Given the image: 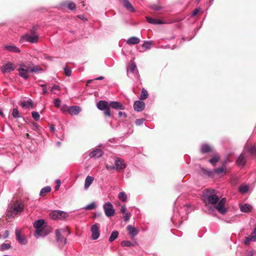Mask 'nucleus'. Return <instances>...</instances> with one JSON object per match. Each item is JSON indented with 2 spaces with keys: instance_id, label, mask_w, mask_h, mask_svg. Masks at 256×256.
Masks as SVG:
<instances>
[{
  "instance_id": "49530a36",
  "label": "nucleus",
  "mask_w": 256,
  "mask_h": 256,
  "mask_svg": "<svg viewBox=\"0 0 256 256\" xmlns=\"http://www.w3.org/2000/svg\"><path fill=\"white\" fill-rule=\"evenodd\" d=\"M96 203L94 202H92L91 204L86 206L84 208L86 210H92L96 208Z\"/></svg>"
},
{
  "instance_id": "2eb2a0df",
  "label": "nucleus",
  "mask_w": 256,
  "mask_h": 256,
  "mask_svg": "<svg viewBox=\"0 0 256 256\" xmlns=\"http://www.w3.org/2000/svg\"><path fill=\"white\" fill-rule=\"evenodd\" d=\"M4 48L9 52L18 53L20 52L18 47L13 44H6Z\"/></svg>"
},
{
  "instance_id": "f8f14e48",
  "label": "nucleus",
  "mask_w": 256,
  "mask_h": 256,
  "mask_svg": "<svg viewBox=\"0 0 256 256\" xmlns=\"http://www.w3.org/2000/svg\"><path fill=\"white\" fill-rule=\"evenodd\" d=\"M103 208L105 214L108 217L112 216V204L110 202H106L103 205Z\"/></svg>"
},
{
  "instance_id": "4d7b16f0",
  "label": "nucleus",
  "mask_w": 256,
  "mask_h": 256,
  "mask_svg": "<svg viewBox=\"0 0 256 256\" xmlns=\"http://www.w3.org/2000/svg\"><path fill=\"white\" fill-rule=\"evenodd\" d=\"M124 214V220L126 222L130 220V212H126Z\"/></svg>"
},
{
  "instance_id": "5fc2aeb1",
  "label": "nucleus",
  "mask_w": 256,
  "mask_h": 256,
  "mask_svg": "<svg viewBox=\"0 0 256 256\" xmlns=\"http://www.w3.org/2000/svg\"><path fill=\"white\" fill-rule=\"evenodd\" d=\"M150 8L156 11H158L162 9V7L156 4L151 5Z\"/></svg>"
},
{
  "instance_id": "f03ea898",
  "label": "nucleus",
  "mask_w": 256,
  "mask_h": 256,
  "mask_svg": "<svg viewBox=\"0 0 256 256\" xmlns=\"http://www.w3.org/2000/svg\"><path fill=\"white\" fill-rule=\"evenodd\" d=\"M24 208V206L22 203L17 201L14 202L7 212L8 216L10 218H14L23 210Z\"/></svg>"
},
{
  "instance_id": "9b49d317",
  "label": "nucleus",
  "mask_w": 256,
  "mask_h": 256,
  "mask_svg": "<svg viewBox=\"0 0 256 256\" xmlns=\"http://www.w3.org/2000/svg\"><path fill=\"white\" fill-rule=\"evenodd\" d=\"M204 199L206 202L211 204H216L218 202V197L216 194L204 196Z\"/></svg>"
},
{
  "instance_id": "774afa93",
  "label": "nucleus",
  "mask_w": 256,
  "mask_h": 256,
  "mask_svg": "<svg viewBox=\"0 0 256 256\" xmlns=\"http://www.w3.org/2000/svg\"><path fill=\"white\" fill-rule=\"evenodd\" d=\"M78 18H80V19L84 20H87L85 18H84V16L82 14H80V15H78Z\"/></svg>"
},
{
  "instance_id": "603ef678",
  "label": "nucleus",
  "mask_w": 256,
  "mask_h": 256,
  "mask_svg": "<svg viewBox=\"0 0 256 256\" xmlns=\"http://www.w3.org/2000/svg\"><path fill=\"white\" fill-rule=\"evenodd\" d=\"M60 104H61V100L60 98L54 99V104L56 107H57V108L60 107Z\"/></svg>"
},
{
  "instance_id": "ea45409f",
  "label": "nucleus",
  "mask_w": 256,
  "mask_h": 256,
  "mask_svg": "<svg viewBox=\"0 0 256 256\" xmlns=\"http://www.w3.org/2000/svg\"><path fill=\"white\" fill-rule=\"evenodd\" d=\"M148 92L144 88H142L140 94V100H144L148 98Z\"/></svg>"
},
{
  "instance_id": "a878e982",
  "label": "nucleus",
  "mask_w": 256,
  "mask_h": 256,
  "mask_svg": "<svg viewBox=\"0 0 256 256\" xmlns=\"http://www.w3.org/2000/svg\"><path fill=\"white\" fill-rule=\"evenodd\" d=\"M140 40L136 36H132L130 38L126 40V43L128 44H136L139 43Z\"/></svg>"
},
{
  "instance_id": "e2e57ef3",
  "label": "nucleus",
  "mask_w": 256,
  "mask_h": 256,
  "mask_svg": "<svg viewBox=\"0 0 256 256\" xmlns=\"http://www.w3.org/2000/svg\"><path fill=\"white\" fill-rule=\"evenodd\" d=\"M118 114L120 118H121L122 116H124V118L126 117L127 115L126 112H118Z\"/></svg>"
},
{
  "instance_id": "69168bd1",
  "label": "nucleus",
  "mask_w": 256,
  "mask_h": 256,
  "mask_svg": "<svg viewBox=\"0 0 256 256\" xmlns=\"http://www.w3.org/2000/svg\"><path fill=\"white\" fill-rule=\"evenodd\" d=\"M254 252L252 250L247 252L245 256H253Z\"/></svg>"
},
{
  "instance_id": "338daca9",
  "label": "nucleus",
  "mask_w": 256,
  "mask_h": 256,
  "mask_svg": "<svg viewBox=\"0 0 256 256\" xmlns=\"http://www.w3.org/2000/svg\"><path fill=\"white\" fill-rule=\"evenodd\" d=\"M50 132H54V130H55V127H54V124H52V125L50 126Z\"/></svg>"
},
{
  "instance_id": "473e14b6",
  "label": "nucleus",
  "mask_w": 256,
  "mask_h": 256,
  "mask_svg": "<svg viewBox=\"0 0 256 256\" xmlns=\"http://www.w3.org/2000/svg\"><path fill=\"white\" fill-rule=\"evenodd\" d=\"M28 68H29V72H31L40 73L43 71L42 69L38 66H34L32 68L28 66Z\"/></svg>"
},
{
  "instance_id": "7c9ffc66",
  "label": "nucleus",
  "mask_w": 256,
  "mask_h": 256,
  "mask_svg": "<svg viewBox=\"0 0 256 256\" xmlns=\"http://www.w3.org/2000/svg\"><path fill=\"white\" fill-rule=\"evenodd\" d=\"M113 109L124 110L125 106L120 102L113 101Z\"/></svg>"
},
{
  "instance_id": "412c9836",
  "label": "nucleus",
  "mask_w": 256,
  "mask_h": 256,
  "mask_svg": "<svg viewBox=\"0 0 256 256\" xmlns=\"http://www.w3.org/2000/svg\"><path fill=\"white\" fill-rule=\"evenodd\" d=\"M201 170L203 174L208 178H213L214 176V170L202 168Z\"/></svg>"
},
{
  "instance_id": "423d86ee",
  "label": "nucleus",
  "mask_w": 256,
  "mask_h": 256,
  "mask_svg": "<svg viewBox=\"0 0 256 256\" xmlns=\"http://www.w3.org/2000/svg\"><path fill=\"white\" fill-rule=\"evenodd\" d=\"M226 202V198H222L218 203L216 206V208L220 214H224L228 212V209L225 208V204Z\"/></svg>"
},
{
  "instance_id": "1a4fd4ad",
  "label": "nucleus",
  "mask_w": 256,
  "mask_h": 256,
  "mask_svg": "<svg viewBox=\"0 0 256 256\" xmlns=\"http://www.w3.org/2000/svg\"><path fill=\"white\" fill-rule=\"evenodd\" d=\"M49 230L46 228H42L37 229L34 233V236L36 238H38L40 237H44L49 234Z\"/></svg>"
},
{
  "instance_id": "aec40b11",
  "label": "nucleus",
  "mask_w": 256,
  "mask_h": 256,
  "mask_svg": "<svg viewBox=\"0 0 256 256\" xmlns=\"http://www.w3.org/2000/svg\"><path fill=\"white\" fill-rule=\"evenodd\" d=\"M123 5L127 10L130 12H134L136 11V9L128 0H123Z\"/></svg>"
},
{
  "instance_id": "c9c22d12",
  "label": "nucleus",
  "mask_w": 256,
  "mask_h": 256,
  "mask_svg": "<svg viewBox=\"0 0 256 256\" xmlns=\"http://www.w3.org/2000/svg\"><path fill=\"white\" fill-rule=\"evenodd\" d=\"M51 190V188L50 186H46L42 188L40 192V196H44L46 194L49 192Z\"/></svg>"
},
{
  "instance_id": "c03bdc74",
  "label": "nucleus",
  "mask_w": 256,
  "mask_h": 256,
  "mask_svg": "<svg viewBox=\"0 0 256 256\" xmlns=\"http://www.w3.org/2000/svg\"><path fill=\"white\" fill-rule=\"evenodd\" d=\"M11 248V245L10 244H6L3 243L1 244L0 246V250L2 251H4L5 250H8Z\"/></svg>"
},
{
  "instance_id": "393cba45",
  "label": "nucleus",
  "mask_w": 256,
  "mask_h": 256,
  "mask_svg": "<svg viewBox=\"0 0 256 256\" xmlns=\"http://www.w3.org/2000/svg\"><path fill=\"white\" fill-rule=\"evenodd\" d=\"M44 222H45L44 219H39L34 222L33 226L36 230L42 228Z\"/></svg>"
},
{
  "instance_id": "79ce46f5",
  "label": "nucleus",
  "mask_w": 256,
  "mask_h": 256,
  "mask_svg": "<svg viewBox=\"0 0 256 256\" xmlns=\"http://www.w3.org/2000/svg\"><path fill=\"white\" fill-rule=\"evenodd\" d=\"M248 185H242L239 187L238 190L240 192L245 194L248 191Z\"/></svg>"
},
{
  "instance_id": "9d476101",
  "label": "nucleus",
  "mask_w": 256,
  "mask_h": 256,
  "mask_svg": "<svg viewBox=\"0 0 256 256\" xmlns=\"http://www.w3.org/2000/svg\"><path fill=\"white\" fill-rule=\"evenodd\" d=\"M99 226L98 224H94L92 226V238L94 240H97L100 235Z\"/></svg>"
},
{
  "instance_id": "b1692460",
  "label": "nucleus",
  "mask_w": 256,
  "mask_h": 256,
  "mask_svg": "<svg viewBox=\"0 0 256 256\" xmlns=\"http://www.w3.org/2000/svg\"><path fill=\"white\" fill-rule=\"evenodd\" d=\"M146 19L148 22L154 24H163L164 22L160 20L156 19V18H153L148 16L146 17Z\"/></svg>"
},
{
  "instance_id": "ddd939ff",
  "label": "nucleus",
  "mask_w": 256,
  "mask_h": 256,
  "mask_svg": "<svg viewBox=\"0 0 256 256\" xmlns=\"http://www.w3.org/2000/svg\"><path fill=\"white\" fill-rule=\"evenodd\" d=\"M144 102L140 100L136 101L134 104V110L138 112H142L144 109Z\"/></svg>"
},
{
  "instance_id": "cd10ccee",
  "label": "nucleus",
  "mask_w": 256,
  "mask_h": 256,
  "mask_svg": "<svg viewBox=\"0 0 256 256\" xmlns=\"http://www.w3.org/2000/svg\"><path fill=\"white\" fill-rule=\"evenodd\" d=\"M240 210L242 212H248L252 210V206L249 204H244L240 206Z\"/></svg>"
},
{
  "instance_id": "c756f323",
  "label": "nucleus",
  "mask_w": 256,
  "mask_h": 256,
  "mask_svg": "<svg viewBox=\"0 0 256 256\" xmlns=\"http://www.w3.org/2000/svg\"><path fill=\"white\" fill-rule=\"evenodd\" d=\"M61 6H66L67 8L70 10H74L76 8V4L73 2H70L66 5V2H62L60 4Z\"/></svg>"
},
{
  "instance_id": "a18cd8bd",
  "label": "nucleus",
  "mask_w": 256,
  "mask_h": 256,
  "mask_svg": "<svg viewBox=\"0 0 256 256\" xmlns=\"http://www.w3.org/2000/svg\"><path fill=\"white\" fill-rule=\"evenodd\" d=\"M226 170V168L225 166H221V167H219L217 168H216L214 170V174H221V173H222L224 172L225 170Z\"/></svg>"
},
{
  "instance_id": "09e8293b",
  "label": "nucleus",
  "mask_w": 256,
  "mask_h": 256,
  "mask_svg": "<svg viewBox=\"0 0 256 256\" xmlns=\"http://www.w3.org/2000/svg\"><path fill=\"white\" fill-rule=\"evenodd\" d=\"M64 74L66 76H70L72 74V70L70 68L66 66L64 68Z\"/></svg>"
},
{
  "instance_id": "2f4dec72",
  "label": "nucleus",
  "mask_w": 256,
  "mask_h": 256,
  "mask_svg": "<svg viewBox=\"0 0 256 256\" xmlns=\"http://www.w3.org/2000/svg\"><path fill=\"white\" fill-rule=\"evenodd\" d=\"M94 180V178L93 177H92L90 176H87L86 180H85V182H84V188L87 189L90 186V185L92 182L93 180Z\"/></svg>"
},
{
  "instance_id": "58836bf2",
  "label": "nucleus",
  "mask_w": 256,
  "mask_h": 256,
  "mask_svg": "<svg viewBox=\"0 0 256 256\" xmlns=\"http://www.w3.org/2000/svg\"><path fill=\"white\" fill-rule=\"evenodd\" d=\"M220 160V156L216 154L212 156V158L209 160V162L212 165H214Z\"/></svg>"
},
{
  "instance_id": "6e6552de",
  "label": "nucleus",
  "mask_w": 256,
  "mask_h": 256,
  "mask_svg": "<svg viewBox=\"0 0 256 256\" xmlns=\"http://www.w3.org/2000/svg\"><path fill=\"white\" fill-rule=\"evenodd\" d=\"M16 240L20 244L24 245L28 243L26 238L24 236L21 234L20 230L18 228L16 229Z\"/></svg>"
},
{
  "instance_id": "f257e3e1",
  "label": "nucleus",
  "mask_w": 256,
  "mask_h": 256,
  "mask_svg": "<svg viewBox=\"0 0 256 256\" xmlns=\"http://www.w3.org/2000/svg\"><path fill=\"white\" fill-rule=\"evenodd\" d=\"M110 106H112V102H110L108 103L102 100H100L96 104L98 109L104 111V116L106 117V120L110 124V126H111L112 122H109L107 119L111 116V112L109 108Z\"/></svg>"
},
{
  "instance_id": "e433bc0d",
  "label": "nucleus",
  "mask_w": 256,
  "mask_h": 256,
  "mask_svg": "<svg viewBox=\"0 0 256 256\" xmlns=\"http://www.w3.org/2000/svg\"><path fill=\"white\" fill-rule=\"evenodd\" d=\"M118 198L122 202H126L127 200L126 194L124 192H121L118 194Z\"/></svg>"
},
{
  "instance_id": "3c124183",
  "label": "nucleus",
  "mask_w": 256,
  "mask_h": 256,
  "mask_svg": "<svg viewBox=\"0 0 256 256\" xmlns=\"http://www.w3.org/2000/svg\"><path fill=\"white\" fill-rule=\"evenodd\" d=\"M251 238H252V242H256V227L254 228V230L252 232L250 236Z\"/></svg>"
},
{
  "instance_id": "052dcab7",
  "label": "nucleus",
  "mask_w": 256,
  "mask_h": 256,
  "mask_svg": "<svg viewBox=\"0 0 256 256\" xmlns=\"http://www.w3.org/2000/svg\"><path fill=\"white\" fill-rule=\"evenodd\" d=\"M200 8H198L195 9V10L192 12V16H196V15L198 14V13L200 12Z\"/></svg>"
},
{
  "instance_id": "8fccbe9b",
  "label": "nucleus",
  "mask_w": 256,
  "mask_h": 256,
  "mask_svg": "<svg viewBox=\"0 0 256 256\" xmlns=\"http://www.w3.org/2000/svg\"><path fill=\"white\" fill-rule=\"evenodd\" d=\"M69 107L70 106H68L66 104H63L60 107V110L63 112H69Z\"/></svg>"
},
{
  "instance_id": "5701e85b",
  "label": "nucleus",
  "mask_w": 256,
  "mask_h": 256,
  "mask_svg": "<svg viewBox=\"0 0 256 256\" xmlns=\"http://www.w3.org/2000/svg\"><path fill=\"white\" fill-rule=\"evenodd\" d=\"M127 230L130 234L132 236H135L138 234V230L134 226L128 225L127 226Z\"/></svg>"
},
{
  "instance_id": "4be33fe9",
  "label": "nucleus",
  "mask_w": 256,
  "mask_h": 256,
  "mask_svg": "<svg viewBox=\"0 0 256 256\" xmlns=\"http://www.w3.org/2000/svg\"><path fill=\"white\" fill-rule=\"evenodd\" d=\"M246 150L248 152L251 156H256V145L254 144L251 146H248L246 148Z\"/></svg>"
},
{
  "instance_id": "0e129e2a",
  "label": "nucleus",
  "mask_w": 256,
  "mask_h": 256,
  "mask_svg": "<svg viewBox=\"0 0 256 256\" xmlns=\"http://www.w3.org/2000/svg\"><path fill=\"white\" fill-rule=\"evenodd\" d=\"M33 130H38V126L36 122H32Z\"/></svg>"
},
{
  "instance_id": "c85d7f7f",
  "label": "nucleus",
  "mask_w": 256,
  "mask_h": 256,
  "mask_svg": "<svg viewBox=\"0 0 256 256\" xmlns=\"http://www.w3.org/2000/svg\"><path fill=\"white\" fill-rule=\"evenodd\" d=\"M200 151L202 154L208 153L211 151V147L206 144H203L202 145Z\"/></svg>"
},
{
  "instance_id": "a211bd4d",
  "label": "nucleus",
  "mask_w": 256,
  "mask_h": 256,
  "mask_svg": "<svg viewBox=\"0 0 256 256\" xmlns=\"http://www.w3.org/2000/svg\"><path fill=\"white\" fill-rule=\"evenodd\" d=\"M81 111V108L79 106H74L69 107V114L70 115H78Z\"/></svg>"
},
{
  "instance_id": "72a5a7b5",
  "label": "nucleus",
  "mask_w": 256,
  "mask_h": 256,
  "mask_svg": "<svg viewBox=\"0 0 256 256\" xmlns=\"http://www.w3.org/2000/svg\"><path fill=\"white\" fill-rule=\"evenodd\" d=\"M153 44L152 41L144 40L142 44V46L144 50H146L150 48V46Z\"/></svg>"
},
{
  "instance_id": "6e6d98bb",
  "label": "nucleus",
  "mask_w": 256,
  "mask_h": 256,
  "mask_svg": "<svg viewBox=\"0 0 256 256\" xmlns=\"http://www.w3.org/2000/svg\"><path fill=\"white\" fill-rule=\"evenodd\" d=\"M56 90H60V87L58 86L55 84L52 87L50 92L52 94H55Z\"/></svg>"
},
{
  "instance_id": "0eeeda50",
  "label": "nucleus",
  "mask_w": 256,
  "mask_h": 256,
  "mask_svg": "<svg viewBox=\"0 0 256 256\" xmlns=\"http://www.w3.org/2000/svg\"><path fill=\"white\" fill-rule=\"evenodd\" d=\"M126 167L124 160L120 158H116L114 160V166H113V170L120 171L124 170Z\"/></svg>"
},
{
  "instance_id": "37998d69",
  "label": "nucleus",
  "mask_w": 256,
  "mask_h": 256,
  "mask_svg": "<svg viewBox=\"0 0 256 256\" xmlns=\"http://www.w3.org/2000/svg\"><path fill=\"white\" fill-rule=\"evenodd\" d=\"M50 216L52 220H56L59 219L58 210H54L52 212L50 213Z\"/></svg>"
},
{
  "instance_id": "de8ad7c7",
  "label": "nucleus",
  "mask_w": 256,
  "mask_h": 256,
  "mask_svg": "<svg viewBox=\"0 0 256 256\" xmlns=\"http://www.w3.org/2000/svg\"><path fill=\"white\" fill-rule=\"evenodd\" d=\"M32 118L36 120V121H38L40 120V116L38 112H32Z\"/></svg>"
},
{
  "instance_id": "f3484780",
  "label": "nucleus",
  "mask_w": 256,
  "mask_h": 256,
  "mask_svg": "<svg viewBox=\"0 0 256 256\" xmlns=\"http://www.w3.org/2000/svg\"><path fill=\"white\" fill-rule=\"evenodd\" d=\"M14 70V64L11 62H8L3 66L2 68V72L3 73L9 72Z\"/></svg>"
},
{
  "instance_id": "7ed1b4c3",
  "label": "nucleus",
  "mask_w": 256,
  "mask_h": 256,
  "mask_svg": "<svg viewBox=\"0 0 256 256\" xmlns=\"http://www.w3.org/2000/svg\"><path fill=\"white\" fill-rule=\"evenodd\" d=\"M36 30V26H33L32 28L30 30L32 36L26 34L22 36L20 40V42L24 44L25 42H28L32 44H34L38 42V36L35 34V30Z\"/></svg>"
},
{
  "instance_id": "4468645a",
  "label": "nucleus",
  "mask_w": 256,
  "mask_h": 256,
  "mask_svg": "<svg viewBox=\"0 0 256 256\" xmlns=\"http://www.w3.org/2000/svg\"><path fill=\"white\" fill-rule=\"evenodd\" d=\"M103 152L100 148H96L91 152L90 154V156L91 158H98L101 157L103 155Z\"/></svg>"
},
{
  "instance_id": "4c0bfd02",
  "label": "nucleus",
  "mask_w": 256,
  "mask_h": 256,
  "mask_svg": "<svg viewBox=\"0 0 256 256\" xmlns=\"http://www.w3.org/2000/svg\"><path fill=\"white\" fill-rule=\"evenodd\" d=\"M12 117L14 118H22V116H20L18 110L17 108H14L12 112Z\"/></svg>"
},
{
  "instance_id": "a19ab883",
  "label": "nucleus",
  "mask_w": 256,
  "mask_h": 256,
  "mask_svg": "<svg viewBox=\"0 0 256 256\" xmlns=\"http://www.w3.org/2000/svg\"><path fill=\"white\" fill-rule=\"evenodd\" d=\"M59 219L65 218L68 216V214L62 210H58Z\"/></svg>"
},
{
  "instance_id": "dca6fc26",
  "label": "nucleus",
  "mask_w": 256,
  "mask_h": 256,
  "mask_svg": "<svg viewBox=\"0 0 256 256\" xmlns=\"http://www.w3.org/2000/svg\"><path fill=\"white\" fill-rule=\"evenodd\" d=\"M236 164L240 166H244L246 163V159L244 154H241L236 161Z\"/></svg>"
},
{
  "instance_id": "864d4df0",
  "label": "nucleus",
  "mask_w": 256,
  "mask_h": 256,
  "mask_svg": "<svg viewBox=\"0 0 256 256\" xmlns=\"http://www.w3.org/2000/svg\"><path fill=\"white\" fill-rule=\"evenodd\" d=\"M144 120H145V119L144 118H140V119H136V120L135 123H136V125L140 126V125L144 123Z\"/></svg>"
},
{
  "instance_id": "f704fd0d",
  "label": "nucleus",
  "mask_w": 256,
  "mask_h": 256,
  "mask_svg": "<svg viewBox=\"0 0 256 256\" xmlns=\"http://www.w3.org/2000/svg\"><path fill=\"white\" fill-rule=\"evenodd\" d=\"M32 100H28L27 101H23L20 104V105L24 108H28L30 106H32Z\"/></svg>"
},
{
  "instance_id": "39448f33",
  "label": "nucleus",
  "mask_w": 256,
  "mask_h": 256,
  "mask_svg": "<svg viewBox=\"0 0 256 256\" xmlns=\"http://www.w3.org/2000/svg\"><path fill=\"white\" fill-rule=\"evenodd\" d=\"M60 232H68V235L70 234V232L68 230L67 228H62L60 230L57 229L56 230V240L57 242L60 243L63 242L64 244H67V240L62 236Z\"/></svg>"
},
{
  "instance_id": "13d9d810",
  "label": "nucleus",
  "mask_w": 256,
  "mask_h": 256,
  "mask_svg": "<svg viewBox=\"0 0 256 256\" xmlns=\"http://www.w3.org/2000/svg\"><path fill=\"white\" fill-rule=\"evenodd\" d=\"M250 241H252V238L250 236L245 237L244 239V244L248 245Z\"/></svg>"
},
{
  "instance_id": "20e7f679",
  "label": "nucleus",
  "mask_w": 256,
  "mask_h": 256,
  "mask_svg": "<svg viewBox=\"0 0 256 256\" xmlns=\"http://www.w3.org/2000/svg\"><path fill=\"white\" fill-rule=\"evenodd\" d=\"M127 74L129 78H133L134 77L138 78L140 76L138 74L136 64L134 62H132L131 64L127 66Z\"/></svg>"
},
{
  "instance_id": "bf43d9fd",
  "label": "nucleus",
  "mask_w": 256,
  "mask_h": 256,
  "mask_svg": "<svg viewBox=\"0 0 256 256\" xmlns=\"http://www.w3.org/2000/svg\"><path fill=\"white\" fill-rule=\"evenodd\" d=\"M126 207L125 206V205H123L121 206V208L120 209V212L123 214L126 213Z\"/></svg>"
},
{
  "instance_id": "bb28decb",
  "label": "nucleus",
  "mask_w": 256,
  "mask_h": 256,
  "mask_svg": "<svg viewBox=\"0 0 256 256\" xmlns=\"http://www.w3.org/2000/svg\"><path fill=\"white\" fill-rule=\"evenodd\" d=\"M137 243L136 242H131L130 240H123L121 242V246L123 247L134 246Z\"/></svg>"
},
{
  "instance_id": "6ab92c4d",
  "label": "nucleus",
  "mask_w": 256,
  "mask_h": 256,
  "mask_svg": "<svg viewBox=\"0 0 256 256\" xmlns=\"http://www.w3.org/2000/svg\"><path fill=\"white\" fill-rule=\"evenodd\" d=\"M19 72V75L24 80H27L28 78V72H29V68L28 66L26 69L24 68H20L18 70Z\"/></svg>"
},
{
  "instance_id": "680f3d73",
  "label": "nucleus",
  "mask_w": 256,
  "mask_h": 256,
  "mask_svg": "<svg viewBox=\"0 0 256 256\" xmlns=\"http://www.w3.org/2000/svg\"><path fill=\"white\" fill-rule=\"evenodd\" d=\"M118 232L116 230L113 231V241L118 236Z\"/></svg>"
}]
</instances>
